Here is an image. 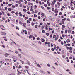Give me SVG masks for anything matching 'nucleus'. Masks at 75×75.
<instances>
[{
    "label": "nucleus",
    "instance_id": "f257e3e1",
    "mask_svg": "<svg viewBox=\"0 0 75 75\" xmlns=\"http://www.w3.org/2000/svg\"><path fill=\"white\" fill-rule=\"evenodd\" d=\"M17 71L18 72V73H19V74H25V70H21L20 71V72L18 71V69H17Z\"/></svg>",
    "mask_w": 75,
    "mask_h": 75
},
{
    "label": "nucleus",
    "instance_id": "f03ea898",
    "mask_svg": "<svg viewBox=\"0 0 75 75\" xmlns=\"http://www.w3.org/2000/svg\"><path fill=\"white\" fill-rule=\"evenodd\" d=\"M66 20V18H64V19H62V23L63 24H64V21H65Z\"/></svg>",
    "mask_w": 75,
    "mask_h": 75
},
{
    "label": "nucleus",
    "instance_id": "7ed1b4c3",
    "mask_svg": "<svg viewBox=\"0 0 75 75\" xmlns=\"http://www.w3.org/2000/svg\"><path fill=\"white\" fill-rule=\"evenodd\" d=\"M39 71L40 73H42L43 74H45V71H44L43 70H40Z\"/></svg>",
    "mask_w": 75,
    "mask_h": 75
},
{
    "label": "nucleus",
    "instance_id": "20e7f679",
    "mask_svg": "<svg viewBox=\"0 0 75 75\" xmlns=\"http://www.w3.org/2000/svg\"><path fill=\"white\" fill-rule=\"evenodd\" d=\"M10 55V54H8V53H6L5 54V57H7V56H9Z\"/></svg>",
    "mask_w": 75,
    "mask_h": 75
},
{
    "label": "nucleus",
    "instance_id": "39448f33",
    "mask_svg": "<svg viewBox=\"0 0 75 75\" xmlns=\"http://www.w3.org/2000/svg\"><path fill=\"white\" fill-rule=\"evenodd\" d=\"M71 30L69 29H68V33H71Z\"/></svg>",
    "mask_w": 75,
    "mask_h": 75
},
{
    "label": "nucleus",
    "instance_id": "423d86ee",
    "mask_svg": "<svg viewBox=\"0 0 75 75\" xmlns=\"http://www.w3.org/2000/svg\"><path fill=\"white\" fill-rule=\"evenodd\" d=\"M0 63H1V64H4V61L3 60V61H0Z\"/></svg>",
    "mask_w": 75,
    "mask_h": 75
},
{
    "label": "nucleus",
    "instance_id": "0eeeda50",
    "mask_svg": "<svg viewBox=\"0 0 75 75\" xmlns=\"http://www.w3.org/2000/svg\"><path fill=\"white\" fill-rule=\"evenodd\" d=\"M23 27H25V25H26V23H23Z\"/></svg>",
    "mask_w": 75,
    "mask_h": 75
},
{
    "label": "nucleus",
    "instance_id": "6e6552de",
    "mask_svg": "<svg viewBox=\"0 0 75 75\" xmlns=\"http://www.w3.org/2000/svg\"><path fill=\"white\" fill-rule=\"evenodd\" d=\"M41 40L42 42H44V41H45V40H44V39H42V38H41Z\"/></svg>",
    "mask_w": 75,
    "mask_h": 75
},
{
    "label": "nucleus",
    "instance_id": "1a4fd4ad",
    "mask_svg": "<svg viewBox=\"0 0 75 75\" xmlns=\"http://www.w3.org/2000/svg\"><path fill=\"white\" fill-rule=\"evenodd\" d=\"M25 68L28 69L29 68V67H28V66H25Z\"/></svg>",
    "mask_w": 75,
    "mask_h": 75
},
{
    "label": "nucleus",
    "instance_id": "9d476101",
    "mask_svg": "<svg viewBox=\"0 0 75 75\" xmlns=\"http://www.w3.org/2000/svg\"><path fill=\"white\" fill-rule=\"evenodd\" d=\"M11 40L12 41V42H13V44L15 45H17V44L15 42H14V41H13L12 40Z\"/></svg>",
    "mask_w": 75,
    "mask_h": 75
},
{
    "label": "nucleus",
    "instance_id": "9b49d317",
    "mask_svg": "<svg viewBox=\"0 0 75 75\" xmlns=\"http://www.w3.org/2000/svg\"><path fill=\"white\" fill-rule=\"evenodd\" d=\"M23 23L21 21H20L19 22V23L20 24H21V25H22L23 24Z\"/></svg>",
    "mask_w": 75,
    "mask_h": 75
},
{
    "label": "nucleus",
    "instance_id": "f8f14e48",
    "mask_svg": "<svg viewBox=\"0 0 75 75\" xmlns=\"http://www.w3.org/2000/svg\"><path fill=\"white\" fill-rule=\"evenodd\" d=\"M44 27H45V26H42L41 27L42 30H44Z\"/></svg>",
    "mask_w": 75,
    "mask_h": 75
},
{
    "label": "nucleus",
    "instance_id": "ddd939ff",
    "mask_svg": "<svg viewBox=\"0 0 75 75\" xmlns=\"http://www.w3.org/2000/svg\"><path fill=\"white\" fill-rule=\"evenodd\" d=\"M2 35H6V33H3V32H2Z\"/></svg>",
    "mask_w": 75,
    "mask_h": 75
},
{
    "label": "nucleus",
    "instance_id": "4468645a",
    "mask_svg": "<svg viewBox=\"0 0 75 75\" xmlns=\"http://www.w3.org/2000/svg\"><path fill=\"white\" fill-rule=\"evenodd\" d=\"M27 13L28 14H31V13L30 11L27 12Z\"/></svg>",
    "mask_w": 75,
    "mask_h": 75
},
{
    "label": "nucleus",
    "instance_id": "2eb2a0df",
    "mask_svg": "<svg viewBox=\"0 0 75 75\" xmlns=\"http://www.w3.org/2000/svg\"><path fill=\"white\" fill-rule=\"evenodd\" d=\"M56 1H56V0H54L53 1V3L54 4H55V2H56Z\"/></svg>",
    "mask_w": 75,
    "mask_h": 75
},
{
    "label": "nucleus",
    "instance_id": "dca6fc26",
    "mask_svg": "<svg viewBox=\"0 0 75 75\" xmlns=\"http://www.w3.org/2000/svg\"><path fill=\"white\" fill-rule=\"evenodd\" d=\"M27 62H27V64L28 65H30V63L28 62H29V61L28 60H27Z\"/></svg>",
    "mask_w": 75,
    "mask_h": 75
},
{
    "label": "nucleus",
    "instance_id": "f3484780",
    "mask_svg": "<svg viewBox=\"0 0 75 75\" xmlns=\"http://www.w3.org/2000/svg\"><path fill=\"white\" fill-rule=\"evenodd\" d=\"M18 55L19 57L20 58H21V54H18Z\"/></svg>",
    "mask_w": 75,
    "mask_h": 75
},
{
    "label": "nucleus",
    "instance_id": "a211bd4d",
    "mask_svg": "<svg viewBox=\"0 0 75 75\" xmlns=\"http://www.w3.org/2000/svg\"><path fill=\"white\" fill-rule=\"evenodd\" d=\"M27 23H28V24H29V23H30V21H29V20H28L27 21Z\"/></svg>",
    "mask_w": 75,
    "mask_h": 75
},
{
    "label": "nucleus",
    "instance_id": "6ab92c4d",
    "mask_svg": "<svg viewBox=\"0 0 75 75\" xmlns=\"http://www.w3.org/2000/svg\"><path fill=\"white\" fill-rule=\"evenodd\" d=\"M47 65L48 67H51V65L50 64H47Z\"/></svg>",
    "mask_w": 75,
    "mask_h": 75
},
{
    "label": "nucleus",
    "instance_id": "aec40b11",
    "mask_svg": "<svg viewBox=\"0 0 75 75\" xmlns=\"http://www.w3.org/2000/svg\"><path fill=\"white\" fill-rule=\"evenodd\" d=\"M23 10L24 11H25V12H26V11H27V10L25 9H24Z\"/></svg>",
    "mask_w": 75,
    "mask_h": 75
},
{
    "label": "nucleus",
    "instance_id": "412c9836",
    "mask_svg": "<svg viewBox=\"0 0 75 75\" xmlns=\"http://www.w3.org/2000/svg\"><path fill=\"white\" fill-rule=\"evenodd\" d=\"M54 4V2H52L51 4V6H53Z\"/></svg>",
    "mask_w": 75,
    "mask_h": 75
},
{
    "label": "nucleus",
    "instance_id": "4be33fe9",
    "mask_svg": "<svg viewBox=\"0 0 75 75\" xmlns=\"http://www.w3.org/2000/svg\"><path fill=\"white\" fill-rule=\"evenodd\" d=\"M57 4H58V6H61V4L60 3L57 2Z\"/></svg>",
    "mask_w": 75,
    "mask_h": 75
},
{
    "label": "nucleus",
    "instance_id": "5701e85b",
    "mask_svg": "<svg viewBox=\"0 0 75 75\" xmlns=\"http://www.w3.org/2000/svg\"><path fill=\"white\" fill-rule=\"evenodd\" d=\"M35 28H37V27H38V25H35Z\"/></svg>",
    "mask_w": 75,
    "mask_h": 75
},
{
    "label": "nucleus",
    "instance_id": "b1692460",
    "mask_svg": "<svg viewBox=\"0 0 75 75\" xmlns=\"http://www.w3.org/2000/svg\"><path fill=\"white\" fill-rule=\"evenodd\" d=\"M61 44H62V45H63V44H64V42L62 41H61Z\"/></svg>",
    "mask_w": 75,
    "mask_h": 75
},
{
    "label": "nucleus",
    "instance_id": "393cba45",
    "mask_svg": "<svg viewBox=\"0 0 75 75\" xmlns=\"http://www.w3.org/2000/svg\"><path fill=\"white\" fill-rule=\"evenodd\" d=\"M7 15L8 16H11V15H10V14L9 13H7Z\"/></svg>",
    "mask_w": 75,
    "mask_h": 75
},
{
    "label": "nucleus",
    "instance_id": "a878e982",
    "mask_svg": "<svg viewBox=\"0 0 75 75\" xmlns=\"http://www.w3.org/2000/svg\"><path fill=\"white\" fill-rule=\"evenodd\" d=\"M1 47H3V48H6V46L4 45H2Z\"/></svg>",
    "mask_w": 75,
    "mask_h": 75
},
{
    "label": "nucleus",
    "instance_id": "bb28decb",
    "mask_svg": "<svg viewBox=\"0 0 75 75\" xmlns=\"http://www.w3.org/2000/svg\"><path fill=\"white\" fill-rule=\"evenodd\" d=\"M69 50H72V48L70 47L69 48Z\"/></svg>",
    "mask_w": 75,
    "mask_h": 75
},
{
    "label": "nucleus",
    "instance_id": "cd10ccee",
    "mask_svg": "<svg viewBox=\"0 0 75 75\" xmlns=\"http://www.w3.org/2000/svg\"><path fill=\"white\" fill-rule=\"evenodd\" d=\"M52 11H53L55 12V9H54V8H52Z\"/></svg>",
    "mask_w": 75,
    "mask_h": 75
},
{
    "label": "nucleus",
    "instance_id": "c85d7f7f",
    "mask_svg": "<svg viewBox=\"0 0 75 75\" xmlns=\"http://www.w3.org/2000/svg\"><path fill=\"white\" fill-rule=\"evenodd\" d=\"M46 34L47 35V36H49V33H46Z\"/></svg>",
    "mask_w": 75,
    "mask_h": 75
},
{
    "label": "nucleus",
    "instance_id": "c756f323",
    "mask_svg": "<svg viewBox=\"0 0 75 75\" xmlns=\"http://www.w3.org/2000/svg\"><path fill=\"white\" fill-rule=\"evenodd\" d=\"M53 38H56V35H54Z\"/></svg>",
    "mask_w": 75,
    "mask_h": 75
},
{
    "label": "nucleus",
    "instance_id": "7c9ffc66",
    "mask_svg": "<svg viewBox=\"0 0 75 75\" xmlns=\"http://www.w3.org/2000/svg\"><path fill=\"white\" fill-rule=\"evenodd\" d=\"M7 60H8V61H10V62L11 61V59H8Z\"/></svg>",
    "mask_w": 75,
    "mask_h": 75
},
{
    "label": "nucleus",
    "instance_id": "2f4dec72",
    "mask_svg": "<svg viewBox=\"0 0 75 75\" xmlns=\"http://www.w3.org/2000/svg\"><path fill=\"white\" fill-rule=\"evenodd\" d=\"M28 17H26L25 18V20H27V19H28Z\"/></svg>",
    "mask_w": 75,
    "mask_h": 75
},
{
    "label": "nucleus",
    "instance_id": "473e14b6",
    "mask_svg": "<svg viewBox=\"0 0 75 75\" xmlns=\"http://www.w3.org/2000/svg\"><path fill=\"white\" fill-rule=\"evenodd\" d=\"M12 14H14V13H15V12L14 11H12L11 12Z\"/></svg>",
    "mask_w": 75,
    "mask_h": 75
},
{
    "label": "nucleus",
    "instance_id": "72a5a7b5",
    "mask_svg": "<svg viewBox=\"0 0 75 75\" xmlns=\"http://www.w3.org/2000/svg\"><path fill=\"white\" fill-rule=\"evenodd\" d=\"M34 23L33 22L32 23V25H34Z\"/></svg>",
    "mask_w": 75,
    "mask_h": 75
},
{
    "label": "nucleus",
    "instance_id": "f704fd0d",
    "mask_svg": "<svg viewBox=\"0 0 75 75\" xmlns=\"http://www.w3.org/2000/svg\"><path fill=\"white\" fill-rule=\"evenodd\" d=\"M34 17H37V15H36V14H34Z\"/></svg>",
    "mask_w": 75,
    "mask_h": 75
},
{
    "label": "nucleus",
    "instance_id": "c9c22d12",
    "mask_svg": "<svg viewBox=\"0 0 75 75\" xmlns=\"http://www.w3.org/2000/svg\"><path fill=\"white\" fill-rule=\"evenodd\" d=\"M8 6H12V4H8Z\"/></svg>",
    "mask_w": 75,
    "mask_h": 75
},
{
    "label": "nucleus",
    "instance_id": "e433bc0d",
    "mask_svg": "<svg viewBox=\"0 0 75 75\" xmlns=\"http://www.w3.org/2000/svg\"><path fill=\"white\" fill-rule=\"evenodd\" d=\"M5 9L6 10H7V7H5Z\"/></svg>",
    "mask_w": 75,
    "mask_h": 75
},
{
    "label": "nucleus",
    "instance_id": "4c0bfd02",
    "mask_svg": "<svg viewBox=\"0 0 75 75\" xmlns=\"http://www.w3.org/2000/svg\"><path fill=\"white\" fill-rule=\"evenodd\" d=\"M67 30H65V34H67Z\"/></svg>",
    "mask_w": 75,
    "mask_h": 75
},
{
    "label": "nucleus",
    "instance_id": "58836bf2",
    "mask_svg": "<svg viewBox=\"0 0 75 75\" xmlns=\"http://www.w3.org/2000/svg\"><path fill=\"white\" fill-rule=\"evenodd\" d=\"M42 33H45V31L44 30H42Z\"/></svg>",
    "mask_w": 75,
    "mask_h": 75
},
{
    "label": "nucleus",
    "instance_id": "ea45409f",
    "mask_svg": "<svg viewBox=\"0 0 75 75\" xmlns=\"http://www.w3.org/2000/svg\"><path fill=\"white\" fill-rule=\"evenodd\" d=\"M72 34H75V32H74V31H72Z\"/></svg>",
    "mask_w": 75,
    "mask_h": 75
},
{
    "label": "nucleus",
    "instance_id": "a19ab883",
    "mask_svg": "<svg viewBox=\"0 0 75 75\" xmlns=\"http://www.w3.org/2000/svg\"><path fill=\"white\" fill-rule=\"evenodd\" d=\"M15 53L16 54H18V52L16 50L15 51Z\"/></svg>",
    "mask_w": 75,
    "mask_h": 75
},
{
    "label": "nucleus",
    "instance_id": "79ce46f5",
    "mask_svg": "<svg viewBox=\"0 0 75 75\" xmlns=\"http://www.w3.org/2000/svg\"><path fill=\"white\" fill-rule=\"evenodd\" d=\"M1 28H4V26L2 25H1Z\"/></svg>",
    "mask_w": 75,
    "mask_h": 75
},
{
    "label": "nucleus",
    "instance_id": "37998d69",
    "mask_svg": "<svg viewBox=\"0 0 75 75\" xmlns=\"http://www.w3.org/2000/svg\"><path fill=\"white\" fill-rule=\"evenodd\" d=\"M28 30H31V28H28Z\"/></svg>",
    "mask_w": 75,
    "mask_h": 75
},
{
    "label": "nucleus",
    "instance_id": "c03bdc74",
    "mask_svg": "<svg viewBox=\"0 0 75 75\" xmlns=\"http://www.w3.org/2000/svg\"><path fill=\"white\" fill-rule=\"evenodd\" d=\"M12 7H13V8H15V6L14 5H12Z\"/></svg>",
    "mask_w": 75,
    "mask_h": 75
},
{
    "label": "nucleus",
    "instance_id": "a18cd8bd",
    "mask_svg": "<svg viewBox=\"0 0 75 75\" xmlns=\"http://www.w3.org/2000/svg\"><path fill=\"white\" fill-rule=\"evenodd\" d=\"M72 45L73 47H74V46H75V44H74V43H72Z\"/></svg>",
    "mask_w": 75,
    "mask_h": 75
},
{
    "label": "nucleus",
    "instance_id": "49530a36",
    "mask_svg": "<svg viewBox=\"0 0 75 75\" xmlns=\"http://www.w3.org/2000/svg\"><path fill=\"white\" fill-rule=\"evenodd\" d=\"M50 37L51 38L52 37V34H51V35H50Z\"/></svg>",
    "mask_w": 75,
    "mask_h": 75
},
{
    "label": "nucleus",
    "instance_id": "de8ad7c7",
    "mask_svg": "<svg viewBox=\"0 0 75 75\" xmlns=\"http://www.w3.org/2000/svg\"><path fill=\"white\" fill-rule=\"evenodd\" d=\"M69 52H70V53H72V50H70L69 51Z\"/></svg>",
    "mask_w": 75,
    "mask_h": 75
},
{
    "label": "nucleus",
    "instance_id": "09e8293b",
    "mask_svg": "<svg viewBox=\"0 0 75 75\" xmlns=\"http://www.w3.org/2000/svg\"><path fill=\"white\" fill-rule=\"evenodd\" d=\"M19 6H20V7H22V4H20Z\"/></svg>",
    "mask_w": 75,
    "mask_h": 75
},
{
    "label": "nucleus",
    "instance_id": "8fccbe9b",
    "mask_svg": "<svg viewBox=\"0 0 75 75\" xmlns=\"http://www.w3.org/2000/svg\"><path fill=\"white\" fill-rule=\"evenodd\" d=\"M66 71L67 72H69L70 71L69 70V69H67L66 70Z\"/></svg>",
    "mask_w": 75,
    "mask_h": 75
},
{
    "label": "nucleus",
    "instance_id": "3c124183",
    "mask_svg": "<svg viewBox=\"0 0 75 75\" xmlns=\"http://www.w3.org/2000/svg\"><path fill=\"white\" fill-rule=\"evenodd\" d=\"M16 29H17L18 30H19V28H18V27H16Z\"/></svg>",
    "mask_w": 75,
    "mask_h": 75
},
{
    "label": "nucleus",
    "instance_id": "603ef678",
    "mask_svg": "<svg viewBox=\"0 0 75 75\" xmlns=\"http://www.w3.org/2000/svg\"><path fill=\"white\" fill-rule=\"evenodd\" d=\"M18 50L19 51H21V50L20 49H18Z\"/></svg>",
    "mask_w": 75,
    "mask_h": 75
},
{
    "label": "nucleus",
    "instance_id": "864d4df0",
    "mask_svg": "<svg viewBox=\"0 0 75 75\" xmlns=\"http://www.w3.org/2000/svg\"><path fill=\"white\" fill-rule=\"evenodd\" d=\"M37 65L38 67H40V68H41V66H40V65L38 64Z\"/></svg>",
    "mask_w": 75,
    "mask_h": 75
},
{
    "label": "nucleus",
    "instance_id": "5fc2aeb1",
    "mask_svg": "<svg viewBox=\"0 0 75 75\" xmlns=\"http://www.w3.org/2000/svg\"><path fill=\"white\" fill-rule=\"evenodd\" d=\"M44 6H45V7H47V4H44Z\"/></svg>",
    "mask_w": 75,
    "mask_h": 75
},
{
    "label": "nucleus",
    "instance_id": "6e6d98bb",
    "mask_svg": "<svg viewBox=\"0 0 75 75\" xmlns=\"http://www.w3.org/2000/svg\"><path fill=\"white\" fill-rule=\"evenodd\" d=\"M55 7H56V8H57V4H55Z\"/></svg>",
    "mask_w": 75,
    "mask_h": 75
},
{
    "label": "nucleus",
    "instance_id": "4d7b16f0",
    "mask_svg": "<svg viewBox=\"0 0 75 75\" xmlns=\"http://www.w3.org/2000/svg\"><path fill=\"white\" fill-rule=\"evenodd\" d=\"M19 16L21 17H22L23 16V15L22 14H20L19 15Z\"/></svg>",
    "mask_w": 75,
    "mask_h": 75
},
{
    "label": "nucleus",
    "instance_id": "13d9d810",
    "mask_svg": "<svg viewBox=\"0 0 75 75\" xmlns=\"http://www.w3.org/2000/svg\"><path fill=\"white\" fill-rule=\"evenodd\" d=\"M59 15H62V13H61V12H60L59 13Z\"/></svg>",
    "mask_w": 75,
    "mask_h": 75
},
{
    "label": "nucleus",
    "instance_id": "bf43d9fd",
    "mask_svg": "<svg viewBox=\"0 0 75 75\" xmlns=\"http://www.w3.org/2000/svg\"><path fill=\"white\" fill-rule=\"evenodd\" d=\"M18 3H19V4H20V3H21V2L20 1H18Z\"/></svg>",
    "mask_w": 75,
    "mask_h": 75
},
{
    "label": "nucleus",
    "instance_id": "052dcab7",
    "mask_svg": "<svg viewBox=\"0 0 75 75\" xmlns=\"http://www.w3.org/2000/svg\"><path fill=\"white\" fill-rule=\"evenodd\" d=\"M29 21H31V20H32L31 18H29Z\"/></svg>",
    "mask_w": 75,
    "mask_h": 75
},
{
    "label": "nucleus",
    "instance_id": "680f3d73",
    "mask_svg": "<svg viewBox=\"0 0 75 75\" xmlns=\"http://www.w3.org/2000/svg\"><path fill=\"white\" fill-rule=\"evenodd\" d=\"M67 55L68 56V57H69V53L67 54Z\"/></svg>",
    "mask_w": 75,
    "mask_h": 75
},
{
    "label": "nucleus",
    "instance_id": "e2e57ef3",
    "mask_svg": "<svg viewBox=\"0 0 75 75\" xmlns=\"http://www.w3.org/2000/svg\"><path fill=\"white\" fill-rule=\"evenodd\" d=\"M62 27L63 28H65V25H62Z\"/></svg>",
    "mask_w": 75,
    "mask_h": 75
},
{
    "label": "nucleus",
    "instance_id": "0e129e2a",
    "mask_svg": "<svg viewBox=\"0 0 75 75\" xmlns=\"http://www.w3.org/2000/svg\"><path fill=\"white\" fill-rule=\"evenodd\" d=\"M15 14L16 15H17V14H18V12H16Z\"/></svg>",
    "mask_w": 75,
    "mask_h": 75
},
{
    "label": "nucleus",
    "instance_id": "69168bd1",
    "mask_svg": "<svg viewBox=\"0 0 75 75\" xmlns=\"http://www.w3.org/2000/svg\"><path fill=\"white\" fill-rule=\"evenodd\" d=\"M51 50H52V51H54V49L53 48H52Z\"/></svg>",
    "mask_w": 75,
    "mask_h": 75
},
{
    "label": "nucleus",
    "instance_id": "338daca9",
    "mask_svg": "<svg viewBox=\"0 0 75 75\" xmlns=\"http://www.w3.org/2000/svg\"><path fill=\"white\" fill-rule=\"evenodd\" d=\"M16 23H18V20H16Z\"/></svg>",
    "mask_w": 75,
    "mask_h": 75
},
{
    "label": "nucleus",
    "instance_id": "774afa93",
    "mask_svg": "<svg viewBox=\"0 0 75 75\" xmlns=\"http://www.w3.org/2000/svg\"><path fill=\"white\" fill-rule=\"evenodd\" d=\"M62 37H65V35H62Z\"/></svg>",
    "mask_w": 75,
    "mask_h": 75
}]
</instances>
